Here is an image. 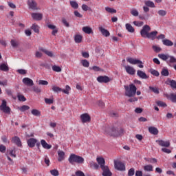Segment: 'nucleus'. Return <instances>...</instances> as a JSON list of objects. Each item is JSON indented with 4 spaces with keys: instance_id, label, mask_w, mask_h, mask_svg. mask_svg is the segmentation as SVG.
<instances>
[{
    "instance_id": "1",
    "label": "nucleus",
    "mask_w": 176,
    "mask_h": 176,
    "mask_svg": "<svg viewBox=\"0 0 176 176\" xmlns=\"http://www.w3.org/2000/svg\"><path fill=\"white\" fill-rule=\"evenodd\" d=\"M157 31L151 32V26L148 25H144L140 30V35L142 38H147L151 41H155L157 36Z\"/></svg>"
},
{
    "instance_id": "2",
    "label": "nucleus",
    "mask_w": 176,
    "mask_h": 176,
    "mask_svg": "<svg viewBox=\"0 0 176 176\" xmlns=\"http://www.w3.org/2000/svg\"><path fill=\"white\" fill-rule=\"evenodd\" d=\"M104 134L110 135L111 137H119L123 134V129L122 128H115L113 126H104L102 128Z\"/></svg>"
},
{
    "instance_id": "3",
    "label": "nucleus",
    "mask_w": 176,
    "mask_h": 176,
    "mask_svg": "<svg viewBox=\"0 0 176 176\" xmlns=\"http://www.w3.org/2000/svg\"><path fill=\"white\" fill-rule=\"evenodd\" d=\"M125 96L126 97H134L135 93H137V87L134 84H130L129 86L124 85Z\"/></svg>"
},
{
    "instance_id": "4",
    "label": "nucleus",
    "mask_w": 176,
    "mask_h": 176,
    "mask_svg": "<svg viewBox=\"0 0 176 176\" xmlns=\"http://www.w3.org/2000/svg\"><path fill=\"white\" fill-rule=\"evenodd\" d=\"M70 164H74V163H78V164H83L85 163V158L76 154H71L68 158Z\"/></svg>"
},
{
    "instance_id": "5",
    "label": "nucleus",
    "mask_w": 176,
    "mask_h": 176,
    "mask_svg": "<svg viewBox=\"0 0 176 176\" xmlns=\"http://www.w3.org/2000/svg\"><path fill=\"white\" fill-rule=\"evenodd\" d=\"M126 61L129 63V64H132L133 65H137L139 68H144V63L140 60L139 59L133 58H126Z\"/></svg>"
},
{
    "instance_id": "6",
    "label": "nucleus",
    "mask_w": 176,
    "mask_h": 176,
    "mask_svg": "<svg viewBox=\"0 0 176 176\" xmlns=\"http://www.w3.org/2000/svg\"><path fill=\"white\" fill-rule=\"evenodd\" d=\"M0 111H2L3 113H7V115H10V107L8 106V102L5 100H2L1 104L0 105Z\"/></svg>"
},
{
    "instance_id": "7",
    "label": "nucleus",
    "mask_w": 176,
    "mask_h": 176,
    "mask_svg": "<svg viewBox=\"0 0 176 176\" xmlns=\"http://www.w3.org/2000/svg\"><path fill=\"white\" fill-rule=\"evenodd\" d=\"M114 167L116 170H118V171H126V166L123 162L119 161H114Z\"/></svg>"
},
{
    "instance_id": "8",
    "label": "nucleus",
    "mask_w": 176,
    "mask_h": 176,
    "mask_svg": "<svg viewBox=\"0 0 176 176\" xmlns=\"http://www.w3.org/2000/svg\"><path fill=\"white\" fill-rule=\"evenodd\" d=\"M155 142L163 148H169L170 145V140H157Z\"/></svg>"
},
{
    "instance_id": "9",
    "label": "nucleus",
    "mask_w": 176,
    "mask_h": 176,
    "mask_svg": "<svg viewBox=\"0 0 176 176\" xmlns=\"http://www.w3.org/2000/svg\"><path fill=\"white\" fill-rule=\"evenodd\" d=\"M28 5L30 9H32V10H39V8H38V4L34 0L28 1Z\"/></svg>"
},
{
    "instance_id": "10",
    "label": "nucleus",
    "mask_w": 176,
    "mask_h": 176,
    "mask_svg": "<svg viewBox=\"0 0 176 176\" xmlns=\"http://www.w3.org/2000/svg\"><path fill=\"white\" fill-rule=\"evenodd\" d=\"M97 81L99 83H108L111 81V79L107 76H100L97 78Z\"/></svg>"
},
{
    "instance_id": "11",
    "label": "nucleus",
    "mask_w": 176,
    "mask_h": 176,
    "mask_svg": "<svg viewBox=\"0 0 176 176\" xmlns=\"http://www.w3.org/2000/svg\"><path fill=\"white\" fill-rule=\"evenodd\" d=\"M124 67L129 75H135V69H134V67L130 65H124Z\"/></svg>"
},
{
    "instance_id": "12",
    "label": "nucleus",
    "mask_w": 176,
    "mask_h": 176,
    "mask_svg": "<svg viewBox=\"0 0 176 176\" xmlns=\"http://www.w3.org/2000/svg\"><path fill=\"white\" fill-rule=\"evenodd\" d=\"M38 50L39 52L44 53V54H46V56H48V57H54V54H53V52L50 51L47 49L39 47Z\"/></svg>"
},
{
    "instance_id": "13",
    "label": "nucleus",
    "mask_w": 176,
    "mask_h": 176,
    "mask_svg": "<svg viewBox=\"0 0 176 176\" xmlns=\"http://www.w3.org/2000/svg\"><path fill=\"white\" fill-rule=\"evenodd\" d=\"M102 170V175L103 176H112V173L109 170V168L108 166H103V168H101Z\"/></svg>"
},
{
    "instance_id": "14",
    "label": "nucleus",
    "mask_w": 176,
    "mask_h": 176,
    "mask_svg": "<svg viewBox=\"0 0 176 176\" xmlns=\"http://www.w3.org/2000/svg\"><path fill=\"white\" fill-rule=\"evenodd\" d=\"M22 82L26 86H30V87L34 86V80H32V79H31V78H30L28 77L24 78L22 80Z\"/></svg>"
},
{
    "instance_id": "15",
    "label": "nucleus",
    "mask_w": 176,
    "mask_h": 176,
    "mask_svg": "<svg viewBox=\"0 0 176 176\" xmlns=\"http://www.w3.org/2000/svg\"><path fill=\"white\" fill-rule=\"evenodd\" d=\"M36 142H38V140L33 138L28 140L27 141V144L30 148H34V146H35L36 144Z\"/></svg>"
},
{
    "instance_id": "16",
    "label": "nucleus",
    "mask_w": 176,
    "mask_h": 176,
    "mask_svg": "<svg viewBox=\"0 0 176 176\" xmlns=\"http://www.w3.org/2000/svg\"><path fill=\"white\" fill-rule=\"evenodd\" d=\"M81 122L82 123H87V122L90 121V116L87 113H84L80 116Z\"/></svg>"
},
{
    "instance_id": "17",
    "label": "nucleus",
    "mask_w": 176,
    "mask_h": 176,
    "mask_svg": "<svg viewBox=\"0 0 176 176\" xmlns=\"http://www.w3.org/2000/svg\"><path fill=\"white\" fill-rule=\"evenodd\" d=\"M137 75L141 79H148L149 78V76H148V75H146V74L142 70H138Z\"/></svg>"
},
{
    "instance_id": "18",
    "label": "nucleus",
    "mask_w": 176,
    "mask_h": 176,
    "mask_svg": "<svg viewBox=\"0 0 176 176\" xmlns=\"http://www.w3.org/2000/svg\"><path fill=\"white\" fill-rule=\"evenodd\" d=\"M58 162H63L65 159V153L61 150H58Z\"/></svg>"
},
{
    "instance_id": "19",
    "label": "nucleus",
    "mask_w": 176,
    "mask_h": 176,
    "mask_svg": "<svg viewBox=\"0 0 176 176\" xmlns=\"http://www.w3.org/2000/svg\"><path fill=\"white\" fill-rule=\"evenodd\" d=\"M32 17L34 19V20H36L37 21H39L42 20V17H43V15L41 13H32Z\"/></svg>"
},
{
    "instance_id": "20",
    "label": "nucleus",
    "mask_w": 176,
    "mask_h": 176,
    "mask_svg": "<svg viewBox=\"0 0 176 176\" xmlns=\"http://www.w3.org/2000/svg\"><path fill=\"white\" fill-rule=\"evenodd\" d=\"M96 161L98 163L100 168L105 167V159L103 157H97Z\"/></svg>"
},
{
    "instance_id": "21",
    "label": "nucleus",
    "mask_w": 176,
    "mask_h": 176,
    "mask_svg": "<svg viewBox=\"0 0 176 176\" xmlns=\"http://www.w3.org/2000/svg\"><path fill=\"white\" fill-rule=\"evenodd\" d=\"M99 31H100L101 34L103 35V36H109L111 34L109 32L106 30L105 28H103L102 27H99Z\"/></svg>"
},
{
    "instance_id": "22",
    "label": "nucleus",
    "mask_w": 176,
    "mask_h": 176,
    "mask_svg": "<svg viewBox=\"0 0 176 176\" xmlns=\"http://www.w3.org/2000/svg\"><path fill=\"white\" fill-rule=\"evenodd\" d=\"M148 131L151 134H153V135H157V134H159V130L155 126H150L148 128Z\"/></svg>"
},
{
    "instance_id": "23",
    "label": "nucleus",
    "mask_w": 176,
    "mask_h": 176,
    "mask_svg": "<svg viewBox=\"0 0 176 176\" xmlns=\"http://www.w3.org/2000/svg\"><path fill=\"white\" fill-rule=\"evenodd\" d=\"M82 39H83V36L80 34H76L74 36V42L76 43H82Z\"/></svg>"
},
{
    "instance_id": "24",
    "label": "nucleus",
    "mask_w": 176,
    "mask_h": 176,
    "mask_svg": "<svg viewBox=\"0 0 176 176\" xmlns=\"http://www.w3.org/2000/svg\"><path fill=\"white\" fill-rule=\"evenodd\" d=\"M41 144L43 148H44L45 149H51V148H52V145L47 144V142H46V140H41Z\"/></svg>"
},
{
    "instance_id": "25",
    "label": "nucleus",
    "mask_w": 176,
    "mask_h": 176,
    "mask_svg": "<svg viewBox=\"0 0 176 176\" xmlns=\"http://www.w3.org/2000/svg\"><path fill=\"white\" fill-rule=\"evenodd\" d=\"M12 142L16 144L18 146H21V141L20 140V138L17 136L12 138Z\"/></svg>"
},
{
    "instance_id": "26",
    "label": "nucleus",
    "mask_w": 176,
    "mask_h": 176,
    "mask_svg": "<svg viewBox=\"0 0 176 176\" xmlns=\"http://www.w3.org/2000/svg\"><path fill=\"white\" fill-rule=\"evenodd\" d=\"M162 43L164 46H173L174 45L173 41L167 38L162 40Z\"/></svg>"
},
{
    "instance_id": "27",
    "label": "nucleus",
    "mask_w": 176,
    "mask_h": 176,
    "mask_svg": "<svg viewBox=\"0 0 176 176\" xmlns=\"http://www.w3.org/2000/svg\"><path fill=\"white\" fill-rule=\"evenodd\" d=\"M170 55L168 54H159L158 57L161 60H163V61H168V57Z\"/></svg>"
},
{
    "instance_id": "28",
    "label": "nucleus",
    "mask_w": 176,
    "mask_h": 176,
    "mask_svg": "<svg viewBox=\"0 0 176 176\" xmlns=\"http://www.w3.org/2000/svg\"><path fill=\"white\" fill-rule=\"evenodd\" d=\"M0 70L3 71L4 72H8V71H9V67L8 66V65L2 63L1 65H0Z\"/></svg>"
},
{
    "instance_id": "29",
    "label": "nucleus",
    "mask_w": 176,
    "mask_h": 176,
    "mask_svg": "<svg viewBox=\"0 0 176 176\" xmlns=\"http://www.w3.org/2000/svg\"><path fill=\"white\" fill-rule=\"evenodd\" d=\"M126 27V30H127L128 32H131V34H133V32H134V28H133V26L129 24V23H126L125 25Z\"/></svg>"
},
{
    "instance_id": "30",
    "label": "nucleus",
    "mask_w": 176,
    "mask_h": 176,
    "mask_svg": "<svg viewBox=\"0 0 176 176\" xmlns=\"http://www.w3.org/2000/svg\"><path fill=\"white\" fill-rule=\"evenodd\" d=\"M82 31L83 32H85V34H91V32H93V30L91 29V28L88 27V26H85L82 28Z\"/></svg>"
},
{
    "instance_id": "31",
    "label": "nucleus",
    "mask_w": 176,
    "mask_h": 176,
    "mask_svg": "<svg viewBox=\"0 0 176 176\" xmlns=\"http://www.w3.org/2000/svg\"><path fill=\"white\" fill-rule=\"evenodd\" d=\"M144 5H146V6H147L148 8H155V3H153V1H151L149 0L144 1Z\"/></svg>"
},
{
    "instance_id": "32",
    "label": "nucleus",
    "mask_w": 176,
    "mask_h": 176,
    "mask_svg": "<svg viewBox=\"0 0 176 176\" xmlns=\"http://www.w3.org/2000/svg\"><path fill=\"white\" fill-rule=\"evenodd\" d=\"M168 85H169V86H170V87L172 89H176V81L175 80H168Z\"/></svg>"
},
{
    "instance_id": "33",
    "label": "nucleus",
    "mask_w": 176,
    "mask_h": 176,
    "mask_svg": "<svg viewBox=\"0 0 176 176\" xmlns=\"http://www.w3.org/2000/svg\"><path fill=\"white\" fill-rule=\"evenodd\" d=\"M89 166L91 168H95V170H98V168L100 167V166H98L97 163L93 161H91L89 162Z\"/></svg>"
},
{
    "instance_id": "34",
    "label": "nucleus",
    "mask_w": 176,
    "mask_h": 176,
    "mask_svg": "<svg viewBox=\"0 0 176 176\" xmlns=\"http://www.w3.org/2000/svg\"><path fill=\"white\" fill-rule=\"evenodd\" d=\"M144 171H153V166L148 164L144 166Z\"/></svg>"
},
{
    "instance_id": "35",
    "label": "nucleus",
    "mask_w": 176,
    "mask_h": 176,
    "mask_svg": "<svg viewBox=\"0 0 176 176\" xmlns=\"http://www.w3.org/2000/svg\"><path fill=\"white\" fill-rule=\"evenodd\" d=\"M32 30L34 31L36 34H39V26L36 25V23H34L32 27Z\"/></svg>"
},
{
    "instance_id": "36",
    "label": "nucleus",
    "mask_w": 176,
    "mask_h": 176,
    "mask_svg": "<svg viewBox=\"0 0 176 176\" xmlns=\"http://www.w3.org/2000/svg\"><path fill=\"white\" fill-rule=\"evenodd\" d=\"M70 91L71 87L69 85H66L65 89H61V91H63V93H64L65 94H69Z\"/></svg>"
},
{
    "instance_id": "37",
    "label": "nucleus",
    "mask_w": 176,
    "mask_h": 176,
    "mask_svg": "<svg viewBox=\"0 0 176 176\" xmlns=\"http://www.w3.org/2000/svg\"><path fill=\"white\" fill-rule=\"evenodd\" d=\"M168 100H170V101H172V102H176V94H170L168 96Z\"/></svg>"
},
{
    "instance_id": "38",
    "label": "nucleus",
    "mask_w": 176,
    "mask_h": 176,
    "mask_svg": "<svg viewBox=\"0 0 176 176\" xmlns=\"http://www.w3.org/2000/svg\"><path fill=\"white\" fill-rule=\"evenodd\" d=\"M32 115H33L34 116H41V111H39V110L38 109H32L31 111Z\"/></svg>"
},
{
    "instance_id": "39",
    "label": "nucleus",
    "mask_w": 176,
    "mask_h": 176,
    "mask_svg": "<svg viewBox=\"0 0 176 176\" xmlns=\"http://www.w3.org/2000/svg\"><path fill=\"white\" fill-rule=\"evenodd\" d=\"M161 74L162 75V76H168V75H170V73L168 72V69L164 68L161 72Z\"/></svg>"
},
{
    "instance_id": "40",
    "label": "nucleus",
    "mask_w": 176,
    "mask_h": 176,
    "mask_svg": "<svg viewBox=\"0 0 176 176\" xmlns=\"http://www.w3.org/2000/svg\"><path fill=\"white\" fill-rule=\"evenodd\" d=\"M19 109L21 112H25V111H28V109H30V107L28 105H23L19 107Z\"/></svg>"
},
{
    "instance_id": "41",
    "label": "nucleus",
    "mask_w": 176,
    "mask_h": 176,
    "mask_svg": "<svg viewBox=\"0 0 176 176\" xmlns=\"http://www.w3.org/2000/svg\"><path fill=\"white\" fill-rule=\"evenodd\" d=\"M149 89L153 93H155V94H159L160 93V91H159V88L157 87H149Z\"/></svg>"
},
{
    "instance_id": "42",
    "label": "nucleus",
    "mask_w": 176,
    "mask_h": 176,
    "mask_svg": "<svg viewBox=\"0 0 176 176\" xmlns=\"http://www.w3.org/2000/svg\"><path fill=\"white\" fill-rule=\"evenodd\" d=\"M70 5L73 9H78L79 8V5L76 1H70Z\"/></svg>"
},
{
    "instance_id": "43",
    "label": "nucleus",
    "mask_w": 176,
    "mask_h": 176,
    "mask_svg": "<svg viewBox=\"0 0 176 176\" xmlns=\"http://www.w3.org/2000/svg\"><path fill=\"white\" fill-rule=\"evenodd\" d=\"M168 63H171L172 64H174V63H176V58L169 55L168 58Z\"/></svg>"
},
{
    "instance_id": "44",
    "label": "nucleus",
    "mask_w": 176,
    "mask_h": 176,
    "mask_svg": "<svg viewBox=\"0 0 176 176\" xmlns=\"http://www.w3.org/2000/svg\"><path fill=\"white\" fill-rule=\"evenodd\" d=\"M153 50L155 53H160L162 52V48L157 45H153Z\"/></svg>"
},
{
    "instance_id": "45",
    "label": "nucleus",
    "mask_w": 176,
    "mask_h": 176,
    "mask_svg": "<svg viewBox=\"0 0 176 176\" xmlns=\"http://www.w3.org/2000/svg\"><path fill=\"white\" fill-rule=\"evenodd\" d=\"M38 85H40L41 86H47V85H49V82H47L45 80H39Z\"/></svg>"
},
{
    "instance_id": "46",
    "label": "nucleus",
    "mask_w": 176,
    "mask_h": 176,
    "mask_svg": "<svg viewBox=\"0 0 176 176\" xmlns=\"http://www.w3.org/2000/svg\"><path fill=\"white\" fill-rule=\"evenodd\" d=\"M52 70L54 71V72H61V67H60V66L54 65L52 66Z\"/></svg>"
},
{
    "instance_id": "47",
    "label": "nucleus",
    "mask_w": 176,
    "mask_h": 176,
    "mask_svg": "<svg viewBox=\"0 0 176 176\" xmlns=\"http://www.w3.org/2000/svg\"><path fill=\"white\" fill-rule=\"evenodd\" d=\"M81 63L83 65V67H85V68H88V67L90 65V63H89L87 60H81Z\"/></svg>"
},
{
    "instance_id": "48",
    "label": "nucleus",
    "mask_w": 176,
    "mask_h": 176,
    "mask_svg": "<svg viewBox=\"0 0 176 176\" xmlns=\"http://www.w3.org/2000/svg\"><path fill=\"white\" fill-rule=\"evenodd\" d=\"M151 74V75H154V76H159L160 75V74L159 73V72H157V70H155L153 69L150 70Z\"/></svg>"
},
{
    "instance_id": "49",
    "label": "nucleus",
    "mask_w": 176,
    "mask_h": 176,
    "mask_svg": "<svg viewBox=\"0 0 176 176\" xmlns=\"http://www.w3.org/2000/svg\"><path fill=\"white\" fill-rule=\"evenodd\" d=\"M135 174V169L134 168H131L128 171L129 176H133Z\"/></svg>"
},
{
    "instance_id": "50",
    "label": "nucleus",
    "mask_w": 176,
    "mask_h": 176,
    "mask_svg": "<svg viewBox=\"0 0 176 176\" xmlns=\"http://www.w3.org/2000/svg\"><path fill=\"white\" fill-rule=\"evenodd\" d=\"M105 10L106 12H108V13H116V10L111 8L109 7H106Z\"/></svg>"
},
{
    "instance_id": "51",
    "label": "nucleus",
    "mask_w": 176,
    "mask_h": 176,
    "mask_svg": "<svg viewBox=\"0 0 176 176\" xmlns=\"http://www.w3.org/2000/svg\"><path fill=\"white\" fill-rule=\"evenodd\" d=\"M52 90L54 91V93H59V91H61V88H60L56 85H53Z\"/></svg>"
},
{
    "instance_id": "52",
    "label": "nucleus",
    "mask_w": 176,
    "mask_h": 176,
    "mask_svg": "<svg viewBox=\"0 0 176 176\" xmlns=\"http://www.w3.org/2000/svg\"><path fill=\"white\" fill-rule=\"evenodd\" d=\"M131 14H132V16H134L135 17H137V16H138L139 14L138 10L135 9H132L131 10Z\"/></svg>"
},
{
    "instance_id": "53",
    "label": "nucleus",
    "mask_w": 176,
    "mask_h": 176,
    "mask_svg": "<svg viewBox=\"0 0 176 176\" xmlns=\"http://www.w3.org/2000/svg\"><path fill=\"white\" fill-rule=\"evenodd\" d=\"M157 105L158 107H162L163 108H166V107H167V104L162 101H157Z\"/></svg>"
},
{
    "instance_id": "54",
    "label": "nucleus",
    "mask_w": 176,
    "mask_h": 176,
    "mask_svg": "<svg viewBox=\"0 0 176 176\" xmlns=\"http://www.w3.org/2000/svg\"><path fill=\"white\" fill-rule=\"evenodd\" d=\"M81 8L82 10H84V12H87V10H91V8H90V7H88L86 4H82Z\"/></svg>"
},
{
    "instance_id": "55",
    "label": "nucleus",
    "mask_w": 176,
    "mask_h": 176,
    "mask_svg": "<svg viewBox=\"0 0 176 176\" xmlns=\"http://www.w3.org/2000/svg\"><path fill=\"white\" fill-rule=\"evenodd\" d=\"M32 89L34 93H41L42 91V89H41V88L38 87L37 86L33 87Z\"/></svg>"
},
{
    "instance_id": "56",
    "label": "nucleus",
    "mask_w": 176,
    "mask_h": 176,
    "mask_svg": "<svg viewBox=\"0 0 176 176\" xmlns=\"http://www.w3.org/2000/svg\"><path fill=\"white\" fill-rule=\"evenodd\" d=\"M134 25H136V27H142L144 25V22L142 21H133Z\"/></svg>"
},
{
    "instance_id": "57",
    "label": "nucleus",
    "mask_w": 176,
    "mask_h": 176,
    "mask_svg": "<svg viewBox=\"0 0 176 176\" xmlns=\"http://www.w3.org/2000/svg\"><path fill=\"white\" fill-rule=\"evenodd\" d=\"M11 45L12 47H17L19 46V43L14 40H11Z\"/></svg>"
},
{
    "instance_id": "58",
    "label": "nucleus",
    "mask_w": 176,
    "mask_h": 176,
    "mask_svg": "<svg viewBox=\"0 0 176 176\" xmlns=\"http://www.w3.org/2000/svg\"><path fill=\"white\" fill-rule=\"evenodd\" d=\"M158 14L159 16H164L166 14H167V11L160 10L158 11Z\"/></svg>"
},
{
    "instance_id": "59",
    "label": "nucleus",
    "mask_w": 176,
    "mask_h": 176,
    "mask_svg": "<svg viewBox=\"0 0 176 176\" xmlns=\"http://www.w3.org/2000/svg\"><path fill=\"white\" fill-rule=\"evenodd\" d=\"M17 97L19 101H23V102L27 101V99L23 95H18Z\"/></svg>"
},
{
    "instance_id": "60",
    "label": "nucleus",
    "mask_w": 176,
    "mask_h": 176,
    "mask_svg": "<svg viewBox=\"0 0 176 176\" xmlns=\"http://www.w3.org/2000/svg\"><path fill=\"white\" fill-rule=\"evenodd\" d=\"M45 104H53L54 100L52 98H45Z\"/></svg>"
},
{
    "instance_id": "61",
    "label": "nucleus",
    "mask_w": 176,
    "mask_h": 176,
    "mask_svg": "<svg viewBox=\"0 0 176 176\" xmlns=\"http://www.w3.org/2000/svg\"><path fill=\"white\" fill-rule=\"evenodd\" d=\"M62 23L64 25H65V27H69V23H68V21H67V19H65V18L62 19Z\"/></svg>"
},
{
    "instance_id": "62",
    "label": "nucleus",
    "mask_w": 176,
    "mask_h": 176,
    "mask_svg": "<svg viewBox=\"0 0 176 176\" xmlns=\"http://www.w3.org/2000/svg\"><path fill=\"white\" fill-rule=\"evenodd\" d=\"M52 175H54V176H58V170L54 169V170H52L50 171Z\"/></svg>"
},
{
    "instance_id": "63",
    "label": "nucleus",
    "mask_w": 176,
    "mask_h": 176,
    "mask_svg": "<svg viewBox=\"0 0 176 176\" xmlns=\"http://www.w3.org/2000/svg\"><path fill=\"white\" fill-rule=\"evenodd\" d=\"M35 56L37 58H41V57H42L43 56V54L41 52L36 51Z\"/></svg>"
},
{
    "instance_id": "64",
    "label": "nucleus",
    "mask_w": 176,
    "mask_h": 176,
    "mask_svg": "<svg viewBox=\"0 0 176 176\" xmlns=\"http://www.w3.org/2000/svg\"><path fill=\"white\" fill-rule=\"evenodd\" d=\"M76 176H86V175H85V173L83 172H82L81 170H78L77 172H76Z\"/></svg>"
}]
</instances>
